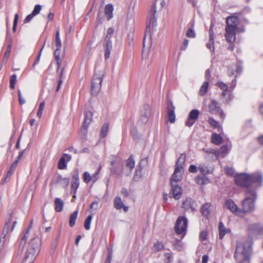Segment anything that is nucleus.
Masks as SVG:
<instances>
[{
	"label": "nucleus",
	"instance_id": "nucleus-28",
	"mask_svg": "<svg viewBox=\"0 0 263 263\" xmlns=\"http://www.w3.org/2000/svg\"><path fill=\"white\" fill-rule=\"evenodd\" d=\"M218 230H219V237L220 239H222L226 233L228 232V230H227L224 227V224L222 222H220L218 225Z\"/></svg>",
	"mask_w": 263,
	"mask_h": 263
},
{
	"label": "nucleus",
	"instance_id": "nucleus-29",
	"mask_svg": "<svg viewBox=\"0 0 263 263\" xmlns=\"http://www.w3.org/2000/svg\"><path fill=\"white\" fill-rule=\"evenodd\" d=\"M211 141L216 145H220L222 142V137L217 134H213L212 135Z\"/></svg>",
	"mask_w": 263,
	"mask_h": 263
},
{
	"label": "nucleus",
	"instance_id": "nucleus-35",
	"mask_svg": "<svg viewBox=\"0 0 263 263\" xmlns=\"http://www.w3.org/2000/svg\"><path fill=\"white\" fill-rule=\"evenodd\" d=\"M108 127L109 124L108 123H105V124H103L100 132V136L101 137L104 138L107 135L108 132Z\"/></svg>",
	"mask_w": 263,
	"mask_h": 263
},
{
	"label": "nucleus",
	"instance_id": "nucleus-62",
	"mask_svg": "<svg viewBox=\"0 0 263 263\" xmlns=\"http://www.w3.org/2000/svg\"><path fill=\"white\" fill-rule=\"evenodd\" d=\"M149 55V50H142V60H147Z\"/></svg>",
	"mask_w": 263,
	"mask_h": 263
},
{
	"label": "nucleus",
	"instance_id": "nucleus-6",
	"mask_svg": "<svg viewBox=\"0 0 263 263\" xmlns=\"http://www.w3.org/2000/svg\"><path fill=\"white\" fill-rule=\"evenodd\" d=\"M187 223V219L184 216L178 217L175 227L176 233L178 234H185Z\"/></svg>",
	"mask_w": 263,
	"mask_h": 263
},
{
	"label": "nucleus",
	"instance_id": "nucleus-4",
	"mask_svg": "<svg viewBox=\"0 0 263 263\" xmlns=\"http://www.w3.org/2000/svg\"><path fill=\"white\" fill-rule=\"evenodd\" d=\"M246 198L241 202V213H250L254 210L255 202L257 198V193L254 189H248L245 192Z\"/></svg>",
	"mask_w": 263,
	"mask_h": 263
},
{
	"label": "nucleus",
	"instance_id": "nucleus-24",
	"mask_svg": "<svg viewBox=\"0 0 263 263\" xmlns=\"http://www.w3.org/2000/svg\"><path fill=\"white\" fill-rule=\"evenodd\" d=\"M185 157L186 155L184 153H182L180 155V157L176 163V168L183 171V164L185 163Z\"/></svg>",
	"mask_w": 263,
	"mask_h": 263
},
{
	"label": "nucleus",
	"instance_id": "nucleus-25",
	"mask_svg": "<svg viewBox=\"0 0 263 263\" xmlns=\"http://www.w3.org/2000/svg\"><path fill=\"white\" fill-rule=\"evenodd\" d=\"M13 219V213L12 212L10 213L8 219L6 221L5 227L2 231V235L6 236L7 233H8L9 227H10V223Z\"/></svg>",
	"mask_w": 263,
	"mask_h": 263
},
{
	"label": "nucleus",
	"instance_id": "nucleus-36",
	"mask_svg": "<svg viewBox=\"0 0 263 263\" xmlns=\"http://www.w3.org/2000/svg\"><path fill=\"white\" fill-rule=\"evenodd\" d=\"M167 117L168 120L171 123H174L176 119L175 110L173 109H168L167 110Z\"/></svg>",
	"mask_w": 263,
	"mask_h": 263
},
{
	"label": "nucleus",
	"instance_id": "nucleus-17",
	"mask_svg": "<svg viewBox=\"0 0 263 263\" xmlns=\"http://www.w3.org/2000/svg\"><path fill=\"white\" fill-rule=\"evenodd\" d=\"M65 54V50H54V56L57 64V70H59L62 65Z\"/></svg>",
	"mask_w": 263,
	"mask_h": 263
},
{
	"label": "nucleus",
	"instance_id": "nucleus-3",
	"mask_svg": "<svg viewBox=\"0 0 263 263\" xmlns=\"http://www.w3.org/2000/svg\"><path fill=\"white\" fill-rule=\"evenodd\" d=\"M251 249L250 246L247 247L242 242H237L234 258L238 263H250Z\"/></svg>",
	"mask_w": 263,
	"mask_h": 263
},
{
	"label": "nucleus",
	"instance_id": "nucleus-31",
	"mask_svg": "<svg viewBox=\"0 0 263 263\" xmlns=\"http://www.w3.org/2000/svg\"><path fill=\"white\" fill-rule=\"evenodd\" d=\"M69 180L68 178H63L61 176H58L57 183L60 184L63 187H66L69 184Z\"/></svg>",
	"mask_w": 263,
	"mask_h": 263
},
{
	"label": "nucleus",
	"instance_id": "nucleus-11",
	"mask_svg": "<svg viewBox=\"0 0 263 263\" xmlns=\"http://www.w3.org/2000/svg\"><path fill=\"white\" fill-rule=\"evenodd\" d=\"M224 205L227 209L237 215H239L241 213V210L237 207L232 199H227Z\"/></svg>",
	"mask_w": 263,
	"mask_h": 263
},
{
	"label": "nucleus",
	"instance_id": "nucleus-27",
	"mask_svg": "<svg viewBox=\"0 0 263 263\" xmlns=\"http://www.w3.org/2000/svg\"><path fill=\"white\" fill-rule=\"evenodd\" d=\"M114 10L113 5L111 4H107L105 7V14L107 20H110L113 16L112 12Z\"/></svg>",
	"mask_w": 263,
	"mask_h": 263
},
{
	"label": "nucleus",
	"instance_id": "nucleus-46",
	"mask_svg": "<svg viewBox=\"0 0 263 263\" xmlns=\"http://www.w3.org/2000/svg\"><path fill=\"white\" fill-rule=\"evenodd\" d=\"M16 74H12L10 78V87L12 89H14L15 88V84L16 82Z\"/></svg>",
	"mask_w": 263,
	"mask_h": 263
},
{
	"label": "nucleus",
	"instance_id": "nucleus-47",
	"mask_svg": "<svg viewBox=\"0 0 263 263\" xmlns=\"http://www.w3.org/2000/svg\"><path fill=\"white\" fill-rule=\"evenodd\" d=\"M28 234H26V233L24 235V236L21 238V240L20 242V246H19V250H21V251L23 250L24 247L25 246L27 239L28 238Z\"/></svg>",
	"mask_w": 263,
	"mask_h": 263
},
{
	"label": "nucleus",
	"instance_id": "nucleus-1",
	"mask_svg": "<svg viewBox=\"0 0 263 263\" xmlns=\"http://www.w3.org/2000/svg\"><path fill=\"white\" fill-rule=\"evenodd\" d=\"M238 23L239 20L236 16H229L226 19L227 26L225 29V37L227 41L231 44L229 49H232L234 47L233 46V43L236 39V32L238 29Z\"/></svg>",
	"mask_w": 263,
	"mask_h": 263
},
{
	"label": "nucleus",
	"instance_id": "nucleus-51",
	"mask_svg": "<svg viewBox=\"0 0 263 263\" xmlns=\"http://www.w3.org/2000/svg\"><path fill=\"white\" fill-rule=\"evenodd\" d=\"M16 166L17 165H16V162H13L10 167L9 170L7 172V177L5 179V181L7 177H10L12 175L13 172L14 171Z\"/></svg>",
	"mask_w": 263,
	"mask_h": 263
},
{
	"label": "nucleus",
	"instance_id": "nucleus-14",
	"mask_svg": "<svg viewBox=\"0 0 263 263\" xmlns=\"http://www.w3.org/2000/svg\"><path fill=\"white\" fill-rule=\"evenodd\" d=\"M216 86L223 90L222 96H223L224 97L228 96L229 99H226V101L227 102H229L233 99V96L231 92L228 91V85L223 82H218L216 84Z\"/></svg>",
	"mask_w": 263,
	"mask_h": 263
},
{
	"label": "nucleus",
	"instance_id": "nucleus-40",
	"mask_svg": "<svg viewBox=\"0 0 263 263\" xmlns=\"http://www.w3.org/2000/svg\"><path fill=\"white\" fill-rule=\"evenodd\" d=\"M55 46L57 47V49H59L62 47L61 41L60 38V32L59 30H57L55 33Z\"/></svg>",
	"mask_w": 263,
	"mask_h": 263
},
{
	"label": "nucleus",
	"instance_id": "nucleus-59",
	"mask_svg": "<svg viewBox=\"0 0 263 263\" xmlns=\"http://www.w3.org/2000/svg\"><path fill=\"white\" fill-rule=\"evenodd\" d=\"M7 49H11L12 48V41L10 36H7L6 42Z\"/></svg>",
	"mask_w": 263,
	"mask_h": 263
},
{
	"label": "nucleus",
	"instance_id": "nucleus-58",
	"mask_svg": "<svg viewBox=\"0 0 263 263\" xmlns=\"http://www.w3.org/2000/svg\"><path fill=\"white\" fill-rule=\"evenodd\" d=\"M99 206V201H94L92 202V203L90 205V209L93 210L97 211L98 209Z\"/></svg>",
	"mask_w": 263,
	"mask_h": 263
},
{
	"label": "nucleus",
	"instance_id": "nucleus-44",
	"mask_svg": "<svg viewBox=\"0 0 263 263\" xmlns=\"http://www.w3.org/2000/svg\"><path fill=\"white\" fill-rule=\"evenodd\" d=\"M92 219V215H89L87 216V217L86 218L85 221H84V228L86 230H88L90 228V223L91 221V220Z\"/></svg>",
	"mask_w": 263,
	"mask_h": 263
},
{
	"label": "nucleus",
	"instance_id": "nucleus-8",
	"mask_svg": "<svg viewBox=\"0 0 263 263\" xmlns=\"http://www.w3.org/2000/svg\"><path fill=\"white\" fill-rule=\"evenodd\" d=\"M102 76L101 74H95L92 79L91 90L93 95H97L101 88L102 82Z\"/></svg>",
	"mask_w": 263,
	"mask_h": 263
},
{
	"label": "nucleus",
	"instance_id": "nucleus-64",
	"mask_svg": "<svg viewBox=\"0 0 263 263\" xmlns=\"http://www.w3.org/2000/svg\"><path fill=\"white\" fill-rule=\"evenodd\" d=\"M198 170V167L195 165L192 164L190 166L189 171L190 173H194L197 172Z\"/></svg>",
	"mask_w": 263,
	"mask_h": 263
},
{
	"label": "nucleus",
	"instance_id": "nucleus-16",
	"mask_svg": "<svg viewBox=\"0 0 263 263\" xmlns=\"http://www.w3.org/2000/svg\"><path fill=\"white\" fill-rule=\"evenodd\" d=\"M172 186L171 192L173 193V197L178 200L181 198L182 194L181 187L179 186L177 183H171Z\"/></svg>",
	"mask_w": 263,
	"mask_h": 263
},
{
	"label": "nucleus",
	"instance_id": "nucleus-56",
	"mask_svg": "<svg viewBox=\"0 0 263 263\" xmlns=\"http://www.w3.org/2000/svg\"><path fill=\"white\" fill-rule=\"evenodd\" d=\"M108 255L104 263H110L111 259H112V250H110L109 248H108Z\"/></svg>",
	"mask_w": 263,
	"mask_h": 263
},
{
	"label": "nucleus",
	"instance_id": "nucleus-63",
	"mask_svg": "<svg viewBox=\"0 0 263 263\" xmlns=\"http://www.w3.org/2000/svg\"><path fill=\"white\" fill-rule=\"evenodd\" d=\"M219 152V154L221 153V154H222L224 155L227 154L228 153L227 146L226 145L222 146L220 147V151Z\"/></svg>",
	"mask_w": 263,
	"mask_h": 263
},
{
	"label": "nucleus",
	"instance_id": "nucleus-15",
	"mask_svg": "<svg viewBox=\"0 0 263 263\" xmlns=\"http://www.w3.org/2000/svg\"><path fill=\"white\" fill-rule=\"evenodd\" d=\"M196 206L195 201L191 198H187L183 201L182 207L185 211L191 210L194 212L196 210Z\"/></svg>",
	"mask_w": 263,
	"mask_h": 263
},
{
	"label": "nucleus",
	"instance_id": "nucleus-23",
	"mask_svg": "<svg viewBox=\"0 0 263 263\" xmlns=\"http://www.w3.org/2000/svg\"><path fill=\"white\" fill-rule=\"evenodd\" d=\"M185 157L186 155L184 153H182L180 155V157L176 163V168L183 171V164L185 163Z\"/></svg>",
	"mask_w": 263,
	"mask_h": 263
},
{
	"label": "nucleus",
	"instance_id": "nucleus-32",
	"mask_svg": "<svg viewBox=\"0 0 263 263\" xmlns=\"http://www.w3.org/2000/svg\"><path fill=\"white\" fill-rule=\"evenodd\" d=\"M211 206V204L209 203H206L204 204L201 208V212L202 214L205 216L207 217L209 216L210 214V208Z\"/></svg>",
	"mask_w": 263,
	"mask_h": 263
},
{
	"label": "nucleus",
	"instance_id": "nucleus-54",
	"mask_svg": "<svg viewBox=\"0 0 263 263\" xmlns=\"http://www.w3.org/2000/svg\"><path fill=\"white\" fill-rule=\"evenodd\" d=\"M105 46L106 49H111L112 48V44L110 38H105Z\"/></svg>",
	"mask_w": 263,
	"mask_h": 263
},
{
	"label": "nucleus",
	"instance_id": "nucleus-45",
	"mask_svg": "<svg viewBox=\"0 0 263 263\" xmlns=\"http://www.w3.org/2000/svg\"><path fill=\"white\" fill-rule=\"evenodd\" d=\"M71 182H80L79 174L78 169L75 170L72 173V180Z\"/></svg>",
	"mask_w": 263,
	"mask_h": 263
},
{
	"label": "nucleus",
	"instance_id": "nucleus-60",
	"mask_svg": "<svg viewBox=\"0 0 263 263\" xmlns=\"http://www.w3.org/2000/svg\"><path fill=\"white\" fill-rule=\"evenodd\" d=\"M18 14H15V16H14V19L13 21V28H12L13 31H14V32L15 31L17 22H18Z\"/></svg>",
	"mask_w": 263,
	"mask_h": 263
},
{
	"label": "nucleus",
	"instance_id": "nucleus-13",
	"mask_svg": "<svg viewBox=\"0 0 263 263\" xmlns=\"http://www.w3.org/2000/svg\"><path fill=\"white\" fill-rule=\"evenodd\" d=\"M156 10L155 6H154V8L151 10L148 14L147 21V27L146 30L148 28L149 29L151 26L154 27L156 25Z\"/></svg>",
	"mask_w": 263,
	"mask_h": 263
},
{
	"label": "nucleus",
	"instance_id": "nucleus-57",
	"mask_svg": "<svg viewBox=\"0 0 263 263\" xmlns=\"http://www.w3.org/2000/svg\"><path fill=\"white\" fill-rule=\"evenodd\" d=\"M148 163V159L147 158H145L142 159L139 163V167L140 169L144 167L146 165H147Z\"/></svg>",
	"mask_w": 263,
	"mask_h": 263
},
{
	"label": "nucleus",
	"instance_id": "nucleus-10",
	"mask_svg": "<svg viewBox=\"0 0 263 263\" xmlns=\"http://www.w3.org/2000/svg\"><path fill=\"white\" fill-rule=\"evenodd\" d=\"M151 109L148 104H145L143 106L140 110V118L139 122L141 124H145L147 123L148 118L151 116Z\"/></svg>",
	"mask_w": 263,
	"mask_h": 263
},
{
	"label": "nucleus",
	"instance_id": "nucleus-20",
	"mask_svg": "<svg viewBox=\"0 0 263 263\" xmlns=\"http://www.w3.org/2000/svg\"><path fill=\"white\" fill-rule=\"evenodd\" d=\"M183 171L175 168V171L172 176L171 183H177L182 179Z\"/></svg>",
	"mask_w": 263,
	"mask_h": 263
},
{
	"label": "nucleus",
	"instance_id": "nucleus-30",
	"mask_svg": "<svg viewBox=\"0 0 263 263\" xmlns=\"http://www.w3.org/2000/svg\"><path fill=\"white\" fill-rule=\"evenodd\" d=\"M196 182L198 184L204 185L209 183L210 180L205 176H198L196 178Z\"/></svg>",
	"mask_w": 263,
	"mask_h": 263
},
{
	"label": "nucleus",
	"instance_id": "nucleus-34",
	"mask_svg": "<svg viewBox=\"0 0 263 263\" xmlns=\"http://www.w3.org/2000/svg\"><path fill=\"white\" fill-rule=\"evenodd\" d=\"M135 162L133 155H130L126 160V165L127 167L132 170L135 166Z\"/></svg>",
	"mask_w": 263,
	"mask_h": 263
},
{
	"label": "nucleus",
	"instance_id": "nucleus-43",
	"mask_svg": "<svg viewBox=\"0 0 263 263\" xmlns=\"http://www.w3.org/2000/svg\"><path fill=\"white\" fill-rule=\"evenodd\" d=\"M214 36L213 34L211 31L210 32V38L209 40V42L206 44V47L208 49H211L212 48H214Z\"/></svg>",
	"mask_w": 263,
	"mask_h": 263
},
{
	"label": "nucleus",
	"instance_id": "nucleus-37",
	"mask_svg": "<svg viewBox=\"0 0 263 263\" xmlns=\"http://www.w3.org/2000/svg\"><path fill=\"white\" fill-rule=\"evenodd\" d=\"M208 86L209 82L208 81L203 83L199 90V95L200 96H203L206 93L208 90Z\"/></svg>",
	"mask_w": 263,
	"mask_h": 263
},
{
	"label": "nucleus",
	"instance_id": "nucleus-9",
	"mask_svg": "<svg viewBox=\"0 0 263 263\" xmlns=\"http://www.w3.org/2000/svg\"><path fill=\"white\" fill-rule=\"evenodd\" d=\"M209 111L212 114H219L222 120L224 118V114L221 109L219 103L215 100H211L208 105Z\"/></svg>",
	"mask_w": 263,
	"mask_h": 263
},
{
	"label": "nucleus",
	"instance_id": "nucleus-12",
	"mask_svg": "<svg viewBox=\"0 0 263 263\" xmlns=\"http://www.w3.org/2000/svg\"><path fill=\"white\" fill-rule=\"evenodd\" d=\"M199 111L198 109H193L189 115V118L185 122L186 126H192L198 119L199 115Z\"/></svg>",
	"mask_w": 263,
	"mask_h": 263
},
{
	"label": "nucleus",
	"instance_id": "nucleus-49",
	"mask_svg": "<svg viewBox=\"0 0 263 263\" xmlns=\"http://www.w3.org/2000/svg\"><path fill=\"white\" fill-rule=\"evenodd\" d=\"M203 151L207 154H214L216 157H218L219 155V152L216 151L213 148H203Z\"/></svg>",
	"mask_w": 263,
	"mask_h": 263
},
{
	"label": "nucleus",
	"instance_id": "nucleus-33",
	"mask_svg": "<svg viewBox=\"0 0 263 263\" xmlns=\"http://www.w3.org/2000/svg\"><path fill=\"white\" fill-rule=\"evenodd\" d=\"M78 214V211L76 210L70 215L69 222V226L70 227H73L74 226L76 219L77 218Z\"/></svg>",
	"mask_w": 263,
	"mask_h": 263
},
{
	"label": "nucleus",
	"instance_id": "nucleus-55",
	"mask_svg": "<svg viewBox=\"0 0 263 263\" xmlns=\"http://www.w3.org/2000/svg\"><path fill=\"white\" fill-rule=\"evenodd\" d=\"M186 35L189 37H195L196 33L192 28H189L186 31Z\"/></svg>",
	"mask_w": 263,
	"mask_h": 263
},
{
	"label": "nucleus",
	"instance_id": "nucleus-48",
	"mask_svg": "<svg viewBox=\"0 0 263 263\" xmlns=\"http://www.w3.org/2000/svg\"><path fill=\"white\" fill-rule=\"evenodd\" d=\"M80 182H71L70 193L76 194L77 189L79 186Z\"/></svg>",
	"mask_w": 263,
	"mask_h": 263
},
{
	"label": "nucleus",
	"instance_id": "nucleus-21",
	"mask_svg": "<svg viewBox=\"0 0 263 263\" xmlns=\"http://www.w3.org/2000/svg\"><path fill=\"white\" fill-rule=\"evenodd\" d=\"M93 114L91 111L88 110L85 112V119L83 125V127L85 130H87L90 123L92 121Z\"/></svg>",
	"mask_w": 263,
	"mask_h": 263
},
{
	"label": "nucleus",
	"instance_id": "nucleus-5",
	"mask_svg": "<svg viewBox=\"0 0 263 263\" xmlns=\"http://www.w3.org/2000/svg\"><path fill=\"white\" fill-rule=\"evenodd\" d=\"M111 167L110 168L111 175L116 178L120 177L123 171V163L118 159L110 162Z\"/></svg>",
	"mask_w": 263,
	"mask_h": 263
},
{
	"label": "nucleus",
	"instance_id": "nucleus-61",
	"mask_svg": "<svg viewBox=\"0 0 263 263\" xmlns=\"http://www.w3.org/2000/svg\"><path fill=\"white\" fill-rule=\"evenodd\" d=\"M224 171L226 173L230 176H233L234 174V170L231 167H226Z\"/></svg>",
	"mask_w": 263,
	"mask_h": 263
},
{
	"label": "nucleus",
	"instance_id": "nucleus-7",
	"mask_svg": "<svg viewBox=\"0 0 263 263\" xmlns=\"http://www.w3.org/2000/svg\"><path fill=\"white\" fill-rule=\"evenodd\" d=\"M235 181L238 186L246 187L247 189H250L249 187L251 185L249 174L246 173L238 174L235 176Z\"/></svg>",
	"mask_w": 263,
	"mask_h": 263
},
{
	"label": "nucleus",
	"instance_id": "nucleus-52",
	"mask_svg": "<svg viewBox=\"0 0 263 263\" xmlns=\"http://www.w3.org/2000/svg\"><path fill=\"white\" fill-rule=\"evenodd\" d=\"M92 179V177H91L90 174L88 172H85L83 174V180L84 181L88 183H89L91 179Z\"/></svg>",
	"mask_w": 263,
	"mask_h": 263
},
{
	"label": "nucleus",
	"instance_id": "nucleus-38",
	"mask_svg": "<svg viewBox=\"0 0 263 263\" xmlns=\"http://www.w3.org/2000/svg\"><path fill=\"white\" fill-rule=\"evenodd\" d=\"M164 245L162 242L158 241L156 243H155L153 250L154 252H158L162 250L163 249Z\"/></svg>",
	"mask_w": 263,
	"mask_h": 263
},
{
	"label": "nucleus",
	"instance_id": "nucleus-39",
	"mask_svg": "<svg viewBox=\"0 0 263 263\" xmlns=\"http://www.w3.org/2000/svg\"><path fill=\"white\" fill-rule=\"evenodd\" d=\"M67 167V164L66 163L65 158L61 157L58 163V168L60 170H64Z\"/></svg>",
	"mask_w": 263,
	"mask_h": 263
},
{
	"label": "nucleus",
	"instance_id": "nucleus-18",
	"mask_svg": "<svg viewBox=\"0 0 263 263\" xmlns=\"http://www.w3.org/2000/svg\"><path fill=\"white\" fill-rule=\"evenodd\" d=\"M114 205L115 208L117 210H121L123 209L125 212H128L129 210L128 206L125 205L123 203L121 197L118 196L115 197L114 201Z\"/></svg>",
	"mask_w": 263,
	"mask_h": 263
},
{
	"label": "nucleus",
	"instance_id": "nucleus-26",
	"mask_svg": "<svg viewBox=\"0 0 263 263\" xmlns=\"http://www.w3.org/2000/svg\"><path fill=\"white\" fill-rule=\"evenodd\" d=\"M55 210L57 212H61L63 210L64 202L63 200L59 198H56L54 200Z\"/></svg>",
	"mask_w": 263,
	"mask_h": 263
},
{
	"label": "nucleus",
	"instance_id": "nucleus-42",
	"mask_svg": "<svg viewBox=\"0 0 263 263\" xmlns=\"http://www.w3.org/2000/svg\"><path fill=\"white\" fill-rule=\"evenodd\" d=\"M198 168L200 173L203 175H206L211 173V171L208 167L204 165H200Z\"/></svg>",
	"mask_w": 263,
	"mask_h": 263
},
{
	"label": "nucleus",
	"instance_id": "nucleus-53",
	"mask_svg": "<svg viewBox=\"0 0 263 263\" xmlns=\"http://www.w3.org/2000/svg\"><path fill=\"white\" fill-rule=\"evenodd\" d=\"M41 9H42V6L41 5H39V4L36 5L34 6V9L32 11L31 13H32V14L34 16H35V15H37L40 12Z\"/></svg>",
	"mask_w": 263,
	"mask_h": 263
},
{
	"label": "nucleus",
	"instance_id": "nucleus-50",
	"mask_svg": "<svg viewBox=\"0 0 263 263\" xmlns=\"http://www.w3.org/2000/svg\"><path fill=\"white\" fill-rule=\"evenodd\" d=\"M208 123L214 128H216L219 126L218 122L214 120L213 118L210 117L209 118Z\"/></svg>",
	"mask_w": 263,
	"mask_h": 263
},
{
	"label": "nucleus",
	"instance_id": "nucleus-22",
	"mask_svg": "<svg viewBox=\"0 0 263 263\" xmlns=\"http://www.w3.org/2000/svg\"><path fill=\"white\" fill-rule=\"evenodd\" d=\"M185 157L186 155L184 153H182L180 155V157L176 163V168L183 171V164L185 163Z\"/></svg>",
	"mask_w": 263,
	"mask_h": 263
},
{
	"label": "nucleus",
	"instance_id": "nucleus-19",
	"mask_svg": "<svg viewBox=\"0 0 263 263\" xmlns=\"http://www.w3.org/2000/svg\"><path fill=\"white\" fill-rule=\"evenodd\" d=\"M251 185L253 183L261 184L263 181V175L261 173H255L249 175Z\"/></svg>",
	"mask_w": 263,
	"mask_h": 263
},
{
	"label": "nucleus",
	"instance_id": "nucleus-2",
	"mask_svg": "<svg viewBox=\"0 0 263 263\" xmlns=\"http://www.w3.org/2000/svg\"><path fill=\"white\" fill-rule=\"evenodd\" d=\"M41 246V239L39 237L32 238L28 245L25 256L22 263H33L38 255Z\"/></svg>",
	"mask_w": 263,
	"mask_h": 263
},
{
	"label": "nucleus",
	"instance_id": "nucleus-41",
	"mask_svg": "<svg viewBox=\"0 0 263 263\" xmlns=\"http://www.w3.org/2000/svg\"><path fill=\"white\" fill-rule=\"evenodd\" d=\"M260 229V226L256 223L251 224L249 226V230L252 233H257Z\"/></svg>",
	"mask_w": 263,
	"mask_h": 263
}]
</instances>
